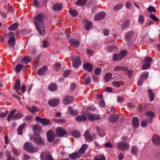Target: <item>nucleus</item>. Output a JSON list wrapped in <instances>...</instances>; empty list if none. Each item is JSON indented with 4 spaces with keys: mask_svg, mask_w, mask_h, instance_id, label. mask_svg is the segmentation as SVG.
<instances>
[{
    "mask_svg": "<svg viewBox=\"0 0 160 160\" xmlns=\"http://www.w3.org/2000/svg\"><path fill=\"white\" fill-rule=\"evenodd\" d=\"M46 16L42 13H40L35 17L33 22L36 29L40 35H43L45 32L44 28L43 26V22L46 18Z\"/></svg>",
    "mask_w": 160,
    "mask_h": 160,
    "instance_id": "obj_1",
    "label": "nucleus"
},
{
    "mask_svg": "<svg viewBox=\"0 0 160 160\" xmlns=\"http://www.w3.org/2000/svg\"><path fill=\"white\" fill-rule=\"evenodd\" d=\"M24 148L25 150L29 152H34L38 151V148L36 147H33L32 144L30 142H26Z\"/></svg>",
    "mask_w": 160,
    "mask_h": 160,
    "instance_id": "obj_2",
    "label": "nucleus"
},
{
    "mask_svg": "<svg viewBox=\"0 0 160 160\" xmlns=\"http://www.w3.org/2000/svg\"><path fill=\"white\" fill-rule=\"evenodd\" d=\"M116 146L118 149L123 151L127 150L130 148L127 142H120L117 143Z\"/></svg>",
    "mask_w": 160,
    "mask_h": 160,
    "instance_id": "obj_3",
    "label": "nucleus"
},
{
    "mask_svg": "<svg viewBox=\"0 0 160 160\" xmlns=\"http://www.w3.org/2000/svg\"><path fill=\"white\" fill-rule=\"evenodd\" d=\"M41 160H54L48 151H46L41 154Z\"/></svg>",
    "mask_w": 160,
    "mask_h": 160,
    "instance_id": "obj_4",
    "label": "nucleus"
},
{
    "mask_svg": "<svg viewBox=\"0 0 160 160\" xmlns=\"http://www.w3.org/2000/svg\"><path fill=\"white\" fill-rule=\"evenodd\" d=\"M106 13L103 12L97 13L94 17V20L96 21H99L103 19L106 16Z\"/></svg>",
    "mask_w": 160,
    "mask_h": 160,
    "instance_id": "obj_5",
    "label": "nucleus"
},
{
    "mask_svg": "<svg viewBox=\"0 0 160 160\" xmlns=\"http://www.w3.org/2000/svg\"><path fill=\"white\" fill-rule=\"evenodd\" d=\"M72 97L69 96H64L62 99V102L64 104L68 105L73 101Z\"/></svg>",
    "mask_w": 160,
    "mask_h": 160,
    "instance_id": "obj_6",
    "label": "nucleus"
},
{
    "mask_svg": "<svg viewBox=\"0 0 160 160\" xmlns=\"http://www.w3.org/2000/svg\"><path fill=\"white\" fill-rule=\"evenodd\" d=\"M59 100L58 98H52L48 101V104L51 107H55L59 103Z\"/></svg>",
    "mask_w": 160,
    "mask_h": 160,
    "instance_id": "obj_7",
    "label": "nucleus"
},
{
    "mask_svg": "<svg viewBox=\"0 0 160 160\" xmlns=\"http://www.w3.org/2000/svg\"><path fill=\"white\" fill-rule=\"evenodd\" d=\"M47 136L48 140L50 142H52L55 137L54 133L51 130H49L47 132Z\"/></svg>",
    "mask_w": 160,
    "mask_h": 160,
    "instance_id": "obj_8",
    "label": "nucleus"
},
{
    "mask_svg": "<svg viewBox=\"0 0 160 160\" xmlns=\"http://www.w3.org/2000/svg\"><path fill=\"white\" fill-rule=\"evenodd\" d=\"M9 36H12L8 41L9 45L12 46L14 47L15 44V38L14 37V33L13 32H10L8 34Z\"/></svg>",
    "mask_w": 160,
    "mask_h": 160,
    "instance_id": "obj_9",
    "label": "nucleus"
},
{
    "mask_svg": "<svg viewBox=\"0 0 160 160\" xmlns=\"http://www.w3.org/2000/svg\"><path fill=\"white\" fill-rule=\"evenodd\" d=\"M57 135L59 136L62 137L67 134L66 132L61 127H58L56 130Z\"/></svg>",
    "mask_w": 160,
    "mask_h": 160,
    "instance_id": "obj_10",
    "label": "nucleus"
},
{
    "mask_svg": "<svg viewBox=\"0 0 160 160\" xmlns=\"http://www.w3.org/2000/svg\"><path fill=\"white\" fill-rule=\"evenodd\" d=\"M33 138L34 142L37 144L39 145H42L43 144V140L41 137L38 135L33 136Z\"/></svg>",
    "mask_w": 160,
    "mask_h": 160,
    "instance_id": "obj_11",
    "label": "nucleus"
},
{
    "mask_svg": "<svg viewBox=\"0 0 160 160\" xmlns=\"http://www.w3.org/2000/svg\"><path fill=\"white\" fill-rule=\"evenodd\" d=\"M83 67L84 70H87L88 72H91L92 70V66L88 62H86L84 64Z\"/></svg>",
    "mask_w": 160,
    "mask_h": 160,
    "instance_id": "obj_12",
    "label": "nucleus"
},
{
    "mask_svg": "<svg viewBox=\"0 0 160 160\" xmlns=\"http://www.w3.org/2000/svg\"><path fill=\"white\" fill-rule=\"evenodd\" d=\"M120 118L119 116L118 115L114 114L110 115L108 119L109 122L114 123L116 122Z\"/></svg>",
    "mask_w": 160,
    "mask_h": 160,
    "instance_id": "obj_13",
    "label": "nucleus"
},
{
    "mask_svg": "<svg viewBox=\"0 0 160 160\" xmlns=\"http://www.w3.org/2000/svg\"><path fill=\"white\" fill-rule=\"evenodd\" d=\"M152 141L155 144L160 146V137L154 135L152 137Z\"/></svg>",
    "mask_w": 160,
    "mask_h": 160,
    "instance_id": "obj_14",
    "label": "nucleus"
},
{
    "mask_svg": "<svg viewBox=\"0 0 160 160\" xmlns=\"http://www.w3.org/2000/svg\"><path fill=\"white\" fill-rule=\"evenodd\" d=\"M69 42L76 48L78 47L80 44V42L78 40L74 38L70 39Z\"/></svg>",
    "mask_w": 160,
    "mask_h": 160,
    "instance_id": "obj_15",
    "label": "nucleus"
},
{
    "mask_svg": "<svg viewBox=\"0 0 160 160\" xmlns=\"http://www.w3.org/2000/svg\"><path fill=\"white\" fill-rule=\"evenodd\" d=\"M68 112L72 116H75L78 115V111L76 109L73 110L72 107H69L68 108Z\"/></svg>",
    "mask_w": 160,
    "mask_h": 160,
    "instance_id": "obj_16",
    "label": "nucleus"
},
{
    "mask_svg": "<svg viewBox=\"0 0 160 160\" xmlns=\"http://www.w3.org/2000/svg\"><path fill=\"white\" fill-rule=\"evenodd\" d=\"M133 34V32L131 31H129L126 33L125 35V38L128 42L130 41Z\"/></svg>",
    "mask_w": 160,
    "mask_h": 160,
    "instance_id": "obj_17",
    "label": "nucleus"
},
{
    "mask_svg": "<svg viewBox=\"0 0 160 160\" xmlns=\"http://www.w3.org/2000/svg\"><path fill=\"white\" fill-rule=\"evenodd\" d=\"M132 124L133 127L137 128L139 124V119L137 117H134L132 119Z\"/></svg>",
    "mask_w": 160,
    "mask_h": 160,
    "instance_id": "obj_18",
    "label": "nucleus"
},
{
    "mask_svg": "<svg viewBox=\"0 0 160 160\" xmlns=\"http://www.w3.org/2000/svg\"><path fill=\"white\" fill-rule=\"evenodd\" d=\"M84 136L86 141L89 142L92 141V137L89 134V132L87 130L84 134Z\"/></svg>",
    "mask_w": 160,
    "mask_h": 160,
    "instance_id": "obj_19",
    "label": "nucleus"
},
{
    "mask_svg": "<svg viewBox=\"0 0 160 160\" xmlns=\"http://www.w3.org/2000/svg\"><path fill=\"white\" fill-rule=\"evenodd\" d=\"M33 130L36 135H38L40 133L41 128L38 124H36L34 125L33 128Z\"/></svg>",
    "mask_w": 160,
    "mask_h": 160,
    "instance_id": "obj_20",
    "label": "nucleus"
},
{
    "mask_svg": "<svg viewBox=\"0 0 160 160\" xmlns=\"http://www.w3.org/2000/svg\"><path fill=\"white\" fill-rule=\"evenodd\" d=\"M81 64L79 57H77L72 63V66L75 68H78Z\"/></svg>",
    "mask_w": 160,
    "mask_h": 160,
    "instance_id": "obj_21",
    "label": "nucleus"
},
{
    "mask_svg": "<svg viewBox=\"0 0 160 160\" xmlns=\"http://www.w3.org/2000/svg\"><path fill=\"white\" fill-rule=\"evenodd\" d=\"M48 69V67L46 66L43 67L41 69L38 70V74L40 76L43 75Z\"/></svg>",
    "mask_w": 160,
    "mask_h": 160,
    "instance_id": "obj_22",
    "label": "nucleus"
},
{
    "mask_svg": "<svg viewBox=\"0 0 160 160\" xmlns=\"http://www.w3.org/2000/svg\"><path fill=\"white\" fill-rule=\"evenodd\" d=\"M88 118L90 121H93L99 120L100 117L97 114H90Z\"/></svg>",
    "mask_w": 160,
    "mask_h": 160,
    "instance_id": "obj_23",
    "label": "nucleus"
},
{
    "mask_svg": "<svg viewBox=\"0 0 160 160\" xmlns=\"http://www.w3.org/2000/svg\"><path fill=\"white\" fill-rule=\"evenodd\" d=\"M75 120L78 122H82L85 121L87 119V117L83 115H79L76 117L75 118Z\"/></svg>",
    "mask_w": 160,
    "mask_h": 160,
    "instance_id": "obj_24",
    "label": "nucleus"
},
{
    "mask_svg": "<svg viewBox=\"0 0 160 160\" xmlns=\"http://www.w3.org/2000/svg\"><path fill=\"white\" fill-rule=\"evenodd\" d=\"M80 154L78 152H74L69 154V157L71 159H76L77 158H79Z\"/></svg>",
    "mask_w": 160,
    "mask_h": 160,
    "instance_id": "obj_25",
    "label": "nucleus"
},
{
    "mask_svg": "<svg viewBox=\"0 0 160 160\" xmlns=\"http://www.w3.org/2000/svg\"><path fill=\"white\" fill-rule=\"evenodd\" d=\"M32 59V58L30 56H25L21 60V62L24 64H27Z\"/></svg>",
    "mask_w": 160,
    "mask_h": 160,
    "instance_id": "obj_26",
    "label": "nucleus"
},
{
    "mask_svg": "<svg viewBox=\"0 0 160 160\" xmlns=\"http://www.w3.org/2000/svg\"><path fill=\"white\" fill-rule=\"evenodd\" d=\"M146 115L147 117L150 118H151L149 121L150 123H151L152 121V119L155 116L154 113L151 111H148L146 112Z\"/></svg>",
    "mask_w": 160,
    "mask_h": 160,
    "instance_id": "obj_27",
    "label": "nucleus"
},
{
    "mask_svg": "<svg viewBox=\"0 0 160 160\" xmlns=\"http://www.w3.org/2000/svg\"><path fill=\"white\" fill-rule=\"evenodd\" d=\"M16 111V110L14 109L10 112L7 117V120L8 121H9L11 119L13 120V118L14 117V114Z\"/></svg>",
    "mask_w": 160,
    "mask_h": 160,
    "instance_id": "obj_28",
    "label": "nucleus"
},
{
    "mask_svg": "<svg viewBox=\"0 0 160 160\" xmlns=\"http://www.w3.org/2000/svg\"><path fill=\"white\" fill-rule=\"evenodd\" d=\"M83 23L85 24V28L87 30H88L92 26L91 22L88 21L87 19H85L83 21Z\"/></svg>",
    "mask_w": 160,
    "mask_h": 160,
    "instance_id": "obj_29",
    "label": "nucleus"
},
{
    "mask_svg": "<svg viewBox=\"0 0 160 160\" xmlns=\"http://www.w3.org/2000/svg\"><path fill=\"white\" fill-rule=\"evenodd\" d=\"M57 87L56 84L54 83H52L49 85L48 88L50 91L54 92L56 90Z\"/></svg>",
    "mask_w": 160,
    "mask_h": 160,
    "instance_id": "obj_30",
    "label": "nucleus"
},
{
    "mask_svg": "<svg viewBox=\"0 0 160 160\" xmlns=\"http://www.w3.org/2000/svg\"><path fill=\"white\" fill-rule=\"evenodd\" d=\"M63 8L62 5L60 3H57L55 4L53 7V9L56 11L61 10Z\"/></svg>",
    "mask_w": 160,
    "mask_h": 160,
    "instance_id": "obj_31",
    "label": "nucleus"
},
{
    "mask_svg": "<svg viewBox=\"0 0 160 160\" xmlns=\"http://www.w3.org/2000/svg\"><path fill=\"white\" fill-rule=\"evenodd\" d=\"M124 5L123 3H119L114 7L113 9L115 11H118L122 8Z\"/></svg>",
    "mask_w": 160,
    "mask_h": 160,
    "instance_id": "obj_32",
    "label": "nucleus"
},
{
    "mask_svg": "<svg viewBox=\"0 0 160 160\" xmlns=\"http://www.w3.org/2000/svg\"><path fill=\"white\" fill-rule=\"evenodd\" d=\"M20 87V81L19 80H17L14 86V89L15 90L16 92L19 91Z\"/></svg>",
    "mask_w": 160,
    "mask_h": 160,
    "instance_id": "obj_33",
    "label": "nucleus"
},
{
    "mask_svg": "<svg viewBox=\"0 0 160 160\" xmlns=\"http://www.w3.org/2000/svg\"><path fill=\"white\" fill-rule=\"evenodd\" d=\"M124 82L122 81H114L112 82V84L113 86L116 87H119L121 85H123Z\"/></svg>",
    "mask_w": 160,
    "mask_h": 160,
    "instance_id": "obj_34",
    "label": "nucleus"
},
{
    "mask_svg": "<svg viewBox=\"0 0 160 160\" xmlns=\"http://www.w3.org/2000/svg\"><path fill=\"white\" fill-rule=\"evenodd\" d=\"M97 132L99 136L103 137L105 136V133L103 130L99 128H97Z\"/></svg>",
    "mask_w": 160,
    "mask_h": 160,
    "instance_id": "obj_35",
    "label": "nucleus"
},
{
    "mask_svg": "<svg viewBox=\"0 0 160 160\" xmlns=\"http://www.w3.org/2000/svg\"><path fill=\"white\" fill-rule=\"evenodd\" d=\"M138 151V148L136 146H133L131 148V152L133 155H136Z\"/></svg>",
    "mask_w": 160,
    "mask_h": 160,
    "instance_id": "obj_36",
    "label": "nucleus"
},
{
    "mask_svg": "<svg viewBox=\"0 0 160 160\" xmlns=\"http://www.w3.org/2000/svg\"><path fill=\"white\" fill-rule=\"evenodd\" d=\"M18 26L17 23H15L11 25L8 28L9 31H15L17 29Z\"/></svg>",
    "mask_w": 160,
    "mask_h": 160,
    "instance_id": "obj_37",
    "label": "nucleus"
},
{
    "mask_svg": "<svg viewBox=\"0 0 160 160\" xmlns=\"http://www.w3.org/2000/svg\"><path fill=\"white\" fill-rule=\"evenodd\" d=\"M23 114L21 112L16 113L14 116V117L13 118V120H16L18 119H19L22 118Z\"/></svg>",
    "mask_w": 160,
    "mask_h": 160,
    "instance_id": "obj_38",
    "label": "nucleus"
},
{
    "mask_svg": "<svg viewBox=\"0 0 160 160\" xmlns=\"http://www.w3.org/2000/svg\"><path fill=\"white\" fill-rule=\"evenodd\" d=\"M88 146L86 144L83 145L79 151V153L80 154L83 153L87 149Z\"/></svg>",
    "mask_w": 160,
    "mask_h": 160,
    "instance_id": "obj_39",
    "label": "nucleus"
},
{
    "mask_svg": "<svg viewBox=\"0 0 160 160\" xmlns=\"http://www.w3.org/2000/svg\"><path fill=\"white\" fill-rule=\"evenodd\" d=\"M41 123L43 125H46L49 124L50 123V121L47 119L42 118Z\"/></svg>",
    "mask_w": 160,
    "mask_h": 160,
    "instance_id": "obj_40",
    "label": "nucleus"
},
{
    "mask_svg": "<svg viewBox=\"0 0 160 160\" xmlns=\"http://www.w3.org/2000/svg\"><path fill=\"white\" fill-rule=\"evenodd\" d=\"M148 92L149 94L150 101H153L154 99V95L153 93H152V91L151 89H149L148 90Z\"/></svg>",
    "mask_w": 160,
    "mask_h": 160,
    "instance_id": "obj_41",
    "label": "nucleus"
},
{
    "mask_svg": "<svg viewBox=\"0 0 160 160\" xmlns=\"http://www.w3.org/2000/svg\"><path fill=\"white\" fill-rule=\"evenodd\" d=\"M23 67V65L21 64H18L15 67V71L17 73L19 72Z\"/></svg>",
    "mask_w": 160,
    "mask_h": 160,
    "instance_id": "obj_42",
    "label": "nucleus"
},
{
    "mask_svg": "<svg viewBox=\"0 0 160 160\" xmlns=\"http://www.w3.org/2000/svg\"><path fill=\"white\" fill-rule=\"evenodd\" d=\"M26 125V123H23L21 124L18 128V131L19 135H21L22 134V131Z\"/></svg>",
    "mask_w": 160,
    "mask_h": 160,
    "instance_id": "obj_43",
    "label": "nucleus"
},
{
    "mask_svg": "<svg viewBox=\"0 0 160 160\" xmlns=\"http://www.w3.org/2000/svg\"><path fill=\"white\" fill-rule=\"evenodd\" d=\"M148 72H144L141 75L140 77L141 79L145 80L148 78Z\"/></svg>",
    "mask_w": 160,
    "mask_h": 160,
    "instance_id": "obj_44",
    "label": "nucleus"
},
{
    "mask_svg": "<svg viewBox=\"0 0 160 160\" xmlns=\"http://www.w3.org/2000/svg\"><path fill=\"white\" fill-rule=\"evenodd\" d=\"M122 59L120 54L115 53L113 56V60L114 61H117Z\"/></svg>",
    "mask_w": 160,
    "mask_h": 160,
    "instance_id": "obj_45",
    "label": "nucleus"
},
{
    "mask_svg": "<svg viewBox=\"0 0 160 160\" xmlns=\"http://www.w3.org/2000/svg\"><path fill=\"white\" fill-rule=\"evenodd\" d=\"M112 74L110 73H107L104 76V80L106 82H108L109 79L112 77Z\"/></svg>",
    "mask_w": 160,
    "mask_h": 160,
    "instance_id": "obj_46",
    "label": "nucleus"
},
{
    "mask_svg": "<svg viewBox=\"0 0 160 160\" xmlns=\"http://www.w3.org/2000/svg\"><path fill=\"white\" fill-rule=\"evenodd\" d=\"M151 64L149 63H147L144 62L142 66V70H145L149 68Z\"/></svg>",
    "mask_w": 160,
    "mask_h": 160,
    "instance_id": "obj_47",
    "label": "nucleus"
},
{
    "mask_svg": "<svg viewBox=\"0 0 160 160\" xmlns=\"http://www.w3.org/2000/svg\"><path fill=\"white\" fill-rule=\"evenodd\" d=\"M86 0H79L75 3V4L78 6H82L86 4Z\"/></svg>",
    "mask_w": 160,
    "mask_h": 160,
    "instance_id": "obj_48",
    "label": "nucleus"
},
{
    "mask_svg": "<svg viewBox=\"0 0 160 160\" xmlns=\"http://www.w3.org/2000/svg\"><path fill=\"white\" fill-rule=\"evenodd\" d=\"M144 20V17L143 15H141L139 16L138 19V22L140 24H142Z\"/></svg>",
    "mask_w": 160,
    "mask_h": 160,
    "instance_id": "obj_49",
    "label": "nucleus"
},
{
    "mask_svg": "<svg viewBox=\"0 0 160 160\" xmlns=\"http://www.w3.org/2000/svg\"><path fill=\"white\" fill-rule=\"evenodd\" d=\"M27 108L28 111L32 112V113L38 112L39 111L38 109H37L34 107H32L31 108L28 107H27Z\"/></svg>",
    "mask_w": 160,
    "mask_h": 160,
    "instance_id": "obj_50",
    "label": "nucleus"
},
{
    "mask_svg": "<svg viewBox=\"0 0 160 160\" xmlns=\"http://www.w3.org/2000/svg\"><path fill=\"white\" fill-rule=\"evenodd\" d=\"M129 21L128 20H126L121 26V28L124 29L125 28L127 27L129 25Z\"/></svg>",
    "mask_w": 160,
    "mask_h": 160,
    "instance_id": "obj_51",
    "label": "nucleus"
},
{
    "mask_svg": "<svg viewBox=\"0 0 160 160\" xmlns=\"http://www.w3.org/2000/svg\"><path fill=\"white\" fill-rule=\"evenodd\" d=\"M72 135L75 138H77L80 137L81 135L79 132L78 131H74L72 133Z\"/></svg>",
    "mask_w": 160,
    "mask_h": 160,
    "instance_id": "obj_52",
    "label": "nucleus"
},
{
    "mask_svg": "<svg viewBox=\"0 0 160 160\" xmlns=\"http://www.w3.org/2000/svg\"><path fill=\"white\" fill-rule=\"evenodd\" d=\"M69 12L72 17H75L77 14V11L74 9H71L70 10Z\"/></svg>",
    "mask_w": 160,
    "mask_h": 160,
    "instance_id": "obj_53",
    "label": "nucleus"
},
{
    "mask_svg": "<svg viewBox=\"0 0 160 160\" xmlns=\"http://www.w3.org/2000/svg\"><path fill=\"white\" fill-rule=\"evenodd\" d=\"M29 51L30 54L33 56L35 55L37 52L36 49L33 48H30Z\"/></svg>",
    "mask_w": 160,
    "mask_h": 160,
    "instance_id": "obj_54",
    "label": "nucleus"
},
{
    "mask_svg": "<svg viewBox=\"0 0 160 160\" xmlns=\"http://www.w3.org/2000/svg\"><path fill=\"white\" fill-rule=\"evenodd\" d=\"M127 52L126 50H122L120 53V55L122 59L127 54Z\"/></svg>",
    "mask_w": 160,
    "mask_h": 160,
    "instance_id": "obj_55",
    "label": "nucleus"
},
{
    "mask_svg": "<svg viewBox=\"0 0 160 160\" xmlns=\"http://www.w3.org/2000/svg\"><path fill=\"white\" fill-rule=\"evenodd\" d=\"M48 42L46 40H44L42 42V43L41 44V47L42 48H47L48 45Z\"/></svg>",
    "mask_w": 160,
    "mask_h": 160,
    "instance_id": "obj_56",
    "label": "nucleus"
},
{
    "mask_svg": "<svg viewBox=\"0 0 160 160\" xmlns=\"http://www.w3.org/2000/svg\"><path fill=\"white\" fill-rule=\"evenodd\" d=\"M105 158L103 155L97 156L95 157V160H105Z\"/></svg>",
    "mask_w": 160,
    "mask_h": 160,
    "instance_id": "obj_57",
    "label": "nucleus"
},
{
    "mask_svg": "<svg viewBox=\"0 0 160 160\" xmlns=\"http://www.w3.org/2000/svg\"><path fill=\"white\" fill-rule=\"evenodd\" d=\"M101 71L102 70L100 68H97L94 70V73L96 75H99L101 73Z\"/></svg>",
    "mask_w": 160,
    "mask_h": 160,
    "instance_id": "obj_58",
    "label": "nucleus"
},
{
    "mask_svg": "<svg viewBox=\"0 0 160 160\" xmlns=\"http://www.w3.org/2000/svg\"><path fill=\"white\" fill-rule=\"evenodd\" d=\"M71 72V71L70 70L65 71L63 72V76L65 78L68 77L69 76V75L70 74Z\"/></svg>",
    "mask_w": 160,
    "mask_h": 160,
    "instance_id": "obj_59",
    "label": "nucleus"
},
{
    "mask_svg": "<svg viewBox=\"0 0 160 160\" xmlns=\"http://www.w3.org/2000/svg\"><path fill=\"white\" fill-rule=\"evenodd\" d=\"M8 112H9L8 110H6V112H2L0 113V117L2 118L5 117L8 114Z\"/></svg>",
    "mask_w": 160,
    "mask_h": 160,
    "instance_id": "obj_60",
    "label": "nucleus"
},
{
    "mask_svg": "<svg viewBox=\"0 0 160 160\" xmlns=\"http://www.w3.org/2000/svg\"><path fill=\"white\" fill-rule=\"evenodd\" d=\"M132 5V3L130 1H128L125 4L126 7L128 9H129L131 8Z\"/></svg>",
    "mask_w": 160,
    "mask_h": 160,
    "instance_id": "obj_61",
    "label": "nucleus"
},
{
    "mask_svg": "<svg viewBox=\"0 0 160 160\" xmlns=\"http://www.w3.org/2000/svg\"><path fill=\"white\" fill-rule=\"evenodd\" d=\"M150 17L154 21H158V19L156 17L152 14H150L149 15Z\"/></svg>",
    "mask_w": 160,
    "mask_h": 160,
    "instance_id": "obj_62",
    "label": "nucleus"
},
{
    "mask_svg": "<svg viewBox=\"0 0 160 160\" xmlns=\"http://www.w3.org/2000/svg\"><path fill=\"white\" fill-rule=\"evenodd\" d=\"M76 85L74 83H72L71 85L69 91L71 92H72L76 88Z\"/></svg>",
    "mask_w": 160,
    "mask_h": 160,
    "instance_id": "obj_63",
    "label": "nucleus"
},
{
    "mask_svg": "<svg viewBox=\"0 0 160 160\" xmlns=\"http://www.w3.org/2000/svg\"><path fill=\"white\" fill-rule=\"evenodd\" d=\"M123 69V67H120L119 66H117L114 68V70L116 71H118L122 70Z\"/></svg>",
    "mask_w": 160,
    "mask_h": 160,
    "instance_id": "obj_64",
    "label": "nucleus"
}]
</instances>
